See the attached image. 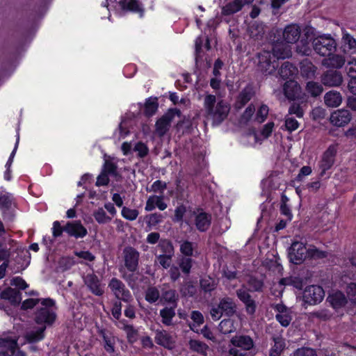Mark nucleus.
Returning <instances> with one entry per match:
<instances>
[{"label": "nucleus", "mask_w": 356, "mask_h": 356, "mask_svg": "<svg viewBox=\"0 0 356 356\" xmlns=\"http://www.w3.org/2000/svg\"><path fill=\"white\" fill-rule=\"evenodd\" d=\"M273 52L264 51L258 54L259 69L268 74H273L277 67L278 59H284L291 56V51L289 45L282 43L275 44Z\"/></svg>", "instance_id": "1"}, {"label": "nucleus", "mask_w": 356, "mask_h": 356, "mask_svg": "<svg viewBox=\"0 0 356 356\" xmlns=\"http://www.w3.org/2000/svg\"><path fill=\"white\" fill-rule=\"evenodd\" d=\"M326 257L324 251L318 250L312 245H306L303 242L294 241L289 250V258L295 264H300L306 259H321Z\"/></svg>", "instance_id": "2"}, {"label": "nucleus", "mask_w": 356, "mask_h": 356, "mask_svg": "<svg viewBox=\"0 0 356 356\" xmlns=\"http://www.w3.org/2000/svg\"><path fill=\"white\" fill-rule=\"evenodd\" d=\"M204 107L207 118L215 124L221 123L227 117L230 110L229 105L225 101L217 99L212 95L205 97Z\"/></svg>", "instance_id": "3"}, {"label": "nucleus", "mask_w": 356, "mask_h": 356, "mask_svg": "<svg viewBox=\"0 0 356 356\" xmlns=\"http://www.w3.org/2000/svg\"><path fill=\"white\" fill-rule=\"evenodd\" d=\"M22 332L14 327L13 331L3 333L0 337V356H25L19 350L18 340Z\"/></svg>", "instance_id": "4"}, {"label": "nucleus", "mask_w": 356, "mask_h": 356, "mask_svg": "<svg viewBox=\"0 0 356 356\" xmlns=\"http://www.w3.org/2000/svg\"><path fill=\"white\" fill-rule=\"evenodd\" d=\"M56 307L53 300L47 298L40 301V305L35 314V321L40 326L51 325L56 320Z\"/></svg>", "instance_id": "5"}, {"label": "nucleus", "mask_w": 356, "mask_h": 356, "mask_svg": "<svg viewBox=\"0 0 356 356\" xmlns=\"http://www.w3.org/2000/svg\"><path fill=\"white\" fill-rule=\"evenodd\" d=\"M254 347L252 339L243 334L234 336L230 340L229 354L232 356H247Z\"/></svg>", "instance_id": "6"}, {"label": "nucleus", "mask_w": 356, "mask_h": 356, "mask_svg": "<svg viewBox=\"0 0 356 356\" xmlns=\"http://www.w3.org/2000/svg\"><path fill=\"white\" fill-rule=\"evenodd\" d=\"M102 5L106 7L109 12L129 10L138 13L140 17H142L144 13L143 6L138 0H106Z\"/></svg>", "instance_id": "7"}, {"label": "nucleus", "mask_w": 356, "mask_h": 356, "mask_svg": "<svg viewBox=\"0 0 356 356\" xmlns=\"http://www.w3.org/2000/svg\"><path fill=\"white\" fill-rule=\"evenodd\" d=\"M307 39L312 40L314 51L323 56H330L336 48L334 40L327 35H319L314 39L307 37Z\"/></svg>", "instance_id": "8"}, {"label": "nucleus", "mask_w": 356, "mask_h": 356, "mask_svg": "<svg viewBox=\"0 0 356 356\" xmlns=\"http://www.w3.org/2000/svg\"><path fill=\"white\" fill-rule=\"evenodd\" d=\"M325 296L323 288L318 285H311L305 288L302 294V300L308 305L320 303Z\"/></svg>", "instance_id": "9"}, {"label": "nucleus", "mask_w": 356, "mask_h": 356, "mask_svg": "<svg viewBox=\"0 0 356 356\" xmlns=\"http://www.w3.org/2000/svg\"><path fill=\"white\" fill-rule=\"evenodd\" d=\"M179 116V112L177 110H170L156 122L155 132L159 136H163L168 131L170 124L176 117Z\"/></svg>", "instance_id": "10"}, {"label": "nucleus", "mask_w": 356, "mask_h": 356, "mask_svg": "<svg viewBox=\"0 0 356 356\" xmlns=\"http://www.w3.org/2000/svg\"><path fill=\"white\" fill-rule=\"evenodd\" d=\"M327 301L333 309L338 310L343 308L349 302L348 296L341 291L332 290L327 298Z\"/></svg>", "instance_id": "11"}, {"label": "nucleus", "mask_w": 356, "mask_h": 356, "mask_svg": "<svg viewBox=\"0 0 356 356\" xmlns=\"http://www.w3.org/2000/svg\"><path fill=\"white\" fill-rule=\"evenodd\" d=\"M108 286L117 298L121 299L125 302H129L131 300V296L130 292L125 289L124 285L120 280L115 278L112 279Z\"/></svg>", "instance_id": "12"}, {"label": "nucleus", "mask_w": 356, "mask_h": 356, "mask_svg": "<svg viewBox=\"0 0 356 356\" xmlns=\"http://www.w3.org/2000/svg\"><path fill=\"white\" fill-rule=\"evenodd\" d=\"M337 147L335 145L329 146L327 150L324 152L320 163V168L321 169V175H323L326 170H329L334 162V157L337 154Z\"/></svg>", "instance_id": "13"}, {"label": "nucleus", "mask_w": 356, "mask_h": 356, "mask_svg": "<svg viewBox=\"0 0 356 356\" xmlns=\"http://www.w3.org/2000/svg\"><path fill=\"white\" fill-rule=\"evenodd\" d=\"M121 149L124 155H128L132 152H135L141 158L145 156L149 152L147 146L142 142L135 143L134 147L131 143L124 142L121 146Z\"/></svg>", "instance_id": "14"}, {"label": "nucleus", "mask_w": 356, "mask_h": 356, "mask_svg": "<svg viewBox=\"0 0 356 356\" xmlns=\"http://www.w3.org/2000/svg\"><path fill=\"white\" fill-rule=\"evenodd\" d=\"M284 92L287 99L291 100L302 99L300 87L298 83L292 79L286 81L284 85Z\"/></svg>", "instance_id": "15"}, {"label": "nucleus", "mask_w": 356, "mask_h": 356, "mask_svg": "<svg viewBox=\"0 0 356 356\" xmlns=\"http://www.w3.org/2000/svg\"><path fill=\"white\" fill-rule=\"evenodd\" d=\"M44 330L45 326H40L38 327H29L27 328L24 332V341L22 343V344L25 342L29 343H34L39 341H41L44 337Z\"/></svg>", "instance_id": "16"}, {"label": "nucleus", "mask_w": 356, "mask_h": 356, "mask_svg": "<svg viewBox=\"0 0 356 356\" xmlns=\"http://www.w3.org/2000/svg\"><path fill=\"white\" fill-rule=\"evenodd\" d=\"M64 231L70 236L75 238H83L88 233L87 229L82 225L80 221L68 222L65 226Z\"/></svg>", "instance_id": "17"}, {"label": "nucleus", "mask_w": 356, "mask_h": 356, "mask_svg": "<svg viewBox=\"0 0 356 356\" xmlns=\"http://www.w3.org/2000/svg\"><path fill=\"white\" fill-rule=\"evenodd\" d=\"M330 119L332 124L343 127L350 121L351 117L348 111L337 110L331 114Z\"/></svg>", "instance_id": "18"}, {"label": "nucleus", "mask_w": 356, "mask_h": 356, "mask_svg": "<svg viewBox=\"0 0 356 356\" xmlns=\"http://www.w3.org/2000/svg\"><path fill=\"white\" fill-rule=\"evenodd\" d=\"M293 286L296 289H300L302 286V280L297 277H289L280 280L279 283L275 285L276 288H278L277 293L276 291H273V293L275 296H280L282 295L284 286Z\"/></svg>", "instance_id": "19"}, {"label": "nucleus", "mask_w": 356, "mask_h": 356, "mask_svg": "<svg viewBox=\"0 0 356 356\" xmlns=\"http://www.w3.org/2000/svg\"><path fill=\"white\" fill-rule=\"evenodd\" d=\"M193 214L197 229L201 232L206 231L210 226L211 216L200 210H197Z\"/></svg>", "instance_id": "20"}, {"label": "nucleus", "mask_w": 356, "mask_h": 356, "mask_svg": "<svg viewBox=\"0 0 356 356\" xmlns=\"http://www.w3.org/2000/svg\"><path fill=\"white\" fill-rule=\"evenodd\" d=\"M275 309L277 312L276 314L277 321L284 327L288 326L292 319L290 310L282 304L276 305Z\"/></svg>", "instance_id": "21"}, {"label": "nucleus", "mask_w": 356, "mask_h": 356, "mask_svg": "<svg viewBox=\"0 0 356 356\" xmlns=\"http://www.w3.org/2000/svg\"><path fill=\"white\" fill-rule=\"evenodd\" d=\"M253 0H234L228 3L222 8V14L224 15H230L239 10L246 4L252 3Z\"/></svg>", "instance_id": "22"}, {"label": "nucleus", "mask_w": 356, "mask_h": 356, "mask_svg": "<svg viewBox=\"0 0 356 356\" xmlns=\"http://www.w3.org/2000/svg\"><path fill=\"white\" fill-rule=\"evenodd\" d=\"M322 83L327 86H339L343 81L342 75L337 71H328L322 77Z\"/></svg>", "instance_id": "23"}, {"label": "nucleus", "mask_w": 356, "mask_h": 356, "mask_svg": "<svg viewBox=\"0 0 356 356\" xmlns=\"http://www.w3.org/2000/svg\"><path fill=\"white\" fill-rule=\"evenodd\" d=\"M124 253L126 266L131 271L135 270L138 266V252L132 248H127Z\"/></svg>", "instance_id": "24"}, {"label": "nucleus", "mask_w": 356, "mask_h": 356, "mask_svg": "<svg viewBox=\"0 0 356 356\" xmlns=\"http://www.w3.org/2000/svg\"><path fill=\"white\" fill-rule=\"evenodd\" d=\"M155 341L157 344L168 349H172L175 344V340L173 337L163 330L156 331L155 335Z\"/></svg>", "instance_id": "25"}, {"label": "nucleus", "mask_w": 356, "mask_h": 356, "mask_svg": "<svg viewBox=\"0 0 356 356\" xmlns=\"http://www.w3.org/2000/svg\"><path fill=\"white\" fill-rule=\"evenodd\" d=\"M167 207V204L164 202L163 197L151 195L147 200L145 209L147 211H151L157 207L161 211H163Z\"/></svg>", "instance_id": "26"}, {"label": "nucleus", "mask_w": 356, "mask_h": 356, "mask_svg": "<svg viewBox=\"0 0 356 356\" xmlns=\"http://www.w3.org/2000/svg\"><path fill=\"white\" fill-rule=\"evenodd\" d=\"M85 283L89 287L90 291L97 296H101L104 293V289L97 277L93 274H89L85 277Z\"/></svg>", "instance_id": "27"}, {"label": "nucleus", "mask_w": 356, "mask_h": 356, "mask_svg": "<svg viewBox=\"0 0 356 356\" xmlns=\"http://www.w3.org/2000/svg\"><path fill=\"white\" fill-rule=\"evenodd\" d=\"M238 298L245 305L246 312L249 314H253L255 312L256 305L254 301L250 298L249 293L243 289L237 291Z\"/></svg>", "instance_id": "28"}, {"label": "nucleus", "mask_w": 356, "mask_h": 356, "mask_svg": "<svg viewBox=\"0 0 356 356\" xmlns=\"http://www.w3.org/2000/svg\"><path fill=\"white\" fill-rule=\"evenodd\" d=\"M300 37V30L296 25H290L285 28L283 32L284 41L288 44L296 42Z\"/></svg>", "instance_id": "29"}, {"label": "nucleus", "mask_w": 356, "mask_h": 356, "mask_svg": "<svg viewBox=\"0 0 356 356\" xmlns=\"http://www.w3.org/2000/svg\"><path fill=\"white\" fill-rule=\"evenodd\" d=\"M325 104L329 107H337L342 102V97L339 92L331 90L325 95Z\"/></svg>", "instance_id": "30"}, {"label": "nucleus", "mask_w": 356, "mask_h": 356, "mask_svg": "<svg viewBox=\"0 0 356 356\" xmlns=\"http://www.w3.org/2000/svg\"><path fill=\"white\" fill-rule=\"evenodd\" d=\"M1 298L8 300L13 305L19 304L22 299L20 293L12 288H8L3 291L1 293Z\"/></svg>", "instance_id": "31"}, {"label": "nucleus", "mask_w": 356, "mask_h": 356, "mask_svg": "<svg viewBox=\"0 0 356 356\" xmlns=\"http://www.w3.org/2000/svg\"><path fill=\"white\" fill-rule=\"evenodd\" d=\"M254 93L253 88L250 85L247 86L239 94L236 104V106L241 108L245 105L251 99Z\"/></svg>", "instance_id": "32"}, {"label": "nucleus", "mask_w": 356, "mask_h": 356, "mask_svg": "<svg viewBox=\"0 0 356 356\" xmlns=\"http://www.w3.org/2000/svg\"><path fill=\"white\" fill-rule=\"evenodd\" d=\"M133 129L132 122L129 120H122L119 126V129L114 133L115 138L118 140L124 138Z\"/></svg>", "instance_id": "33"}, {"label": "nucleus", "mask_w": 356, "mask_h": 356, "mask_svg": "<svg viewBox=\"0 0 356 356\" xmlns=\"http://www.w3.org/2000/svg\"><path fill=\"white\" fill-rule=\"evenodd\" d=\"M241 141L246 145H254L261 143L262 138L259 136L258 132L254 130H250L242 136Z\"/></svg>", "instance_id": "34"}, {"label": "nucleus", "mask_w": 356, "mask_h": 356, "mask_svg": "<svg viewBox=\"0 0 356 356\" xmlns=\"http://www.w3.org/2000/svg\"><path fill=\"white\" fill-rule=\"evenodd\" d=\"M298 73V69L289 62L282 64L280 70V75L283 79H290Z\"/></svg>", "instance_id": "35"}, {"label": "nucleus", "mask_w": 356, "mask_h": 356, "mask_svg": "<svg viewBox=\"0 0 356 356\" xmlns=\"http://www.w3.org/2000/svg\"><path fill=\"white\" fill-rule=\"evenodd\" d=\"M343 43L345 51L354 53L356 51V40L350 34L344 33L343 34Z\"/></svg>", "instance_id": "36"}, {"label": "nucleus", "mask_w": 356, "mask_h": 356, "mask_svg": "<svg viewBox=\"0 0 356 356\" xmlns=\"http://www.w3.org/2000/svg\"><path fill=\"white\" fill-rule=\"evenodd\" d=\"M220 307L224 314L231 315L235 312V304L231 298H225L220 302Z\"/></svg>", "instance_id": "37"}, {"label": "nucleus", "mask_w": 356, "mask_h": 356, "mask_svg": "<svg viewBox=\"0 0 356 356\" xmlns=\"http://www.w3.org/2000/svg\"><path fill=\"white\" fill-rule=\"evenodd\" d=\"M275 344L270 350V356H280L284 349L286 344L284 340L281 337L274 338Z\"/></svg>", "instance_id": "38"}, {"label": "nucleus", "mask_w": 356, "mask_h": 356, "mask_svg": "<svg viewBox=\"0 0 356 356\" xmlns=\"http://www.w3.org/2000/svg\"><path fill=\"white\" fill-rule=\"evenodd\" d=\"M327 56L328 58L325 60V63L333 67L340 68L345 63L344 58L341 56L334 55L331 53L330 56Z\"/></svg>", "instance_id": "39"}, {"label": "nucleus", "mask_w": 356, "mask_h": 356, "mask_svg": "<svg viewBox=\"0 0 356 356\" xmlns=\"http://www.w3.org/2000/svg\"><path fill=\"white\" fill-rule=\"evenodd\" d=\"M255 111H256V108H255L254 105H253L252 104L249 105L245 110L243 115H241V119H240V123L241 124H246V123L250 122L251 120H254V115H254Z\"/></svg>", "instance_id": "40"}, {"label": "nucleus", "mask_w": 356, "mask_h": 356, "mask_svg": "<svg viewBox=\"0 0 356 356\" xmlns=\"http://www.w3.org/2000/svg\"><path fill=\"white\" fill-rule=\"evenodd\" d=\"M191 317L193 323L190 325V327L192 330L198 332L197 327L204 323L203 315L198 311H193Z\"/></svg>", "instance_id": "41"}, {"label": "nucleus", "mask_w": 356, "mask_h": 356, "mask_svg": "<svg viewBox=\"0 0 356 356\" xmlns=\"http://www.w3.org/2000/svg\"><path fill=\"white\" fill-rule=\"evenodd\" d=\"M158 108L156 99H148L144 105V112L146 115L151 116L154 115Z\"/></svg>", "instance_id": "42"}, {"label": "nucleus", "mask_w": 356, "mask_h": 356, "mask_svg": "<svg viewBox=\"0 0 356 356\" xmlns=\"http://www.w3.org/2000/svg\"><path fill=\"white\" fill-rule=\"evenodd\" d=\"M306 90L312 97H317L323 92V87L321 84L314 81H309L307 83Z\"/></svg>", "instance_id": "43"}, {"label": "nucleus", "mask_w": 356, "mask_h": 356, "mask_svg": "<svg viewBox=\"0 0 356 356\" xmlns=\"http://www.w3.org/2000/svg\"><path fill=\"white\" fill-rule=\"evenodd\" d=\"M268 111V107L266 105L261 104L258 106L257 113L254 114V121L259 123L263 122L266 118Z\"/></svg>", "instance_id": "44"}, {"label": "nucleus", "mask_w": 356, "mask_h": 356, "mask_svg": "<svg viewBox=\"0 0 356 356\" xmlns=\"http://www.w3.org/2000/svg\"><path fill=\"white\" fill-rule=\"evenodd\" d=\"M219 330L223 334H229L236 330L233 321L231 319L222 320L219 324Z\"/></svg>", "instance_id": "45"}, {"label": "nucleus", "mask_w": 356, "mask_h": 356, "mask_svg": "<svg viewBox=\"0 0 356 356\" xmlns=\"http://www.w3.org/2000/svg\"><path fill=\"white\" fill-rule=\"evenodd\" d=\"M157 248L163 253L162 254H174V248L168 240H161Z\"/></svg>", "instance_id": "46"}, {"label": "nucleus", "mask_w": 356, "mask_h": 356, "mask_svg": "<svg viewBox=\"0 0 356 356\" xmlns=\"http://www.w3.org/2000/svg\"><path fill=\"white\" fill-rule=\"evenodd\" d=\"M93 216L96 221L100 224L107 223L111 220V218L106 215L102 208H99L95 211Z\"/></svg>", "instance_id": "47"}, {"label": "nucleus", "mask_w": 356, "mask_h": 356, "mask_svg": "<svg viewBox=\"0 0 356 356\" xmlns=\"http://www.w3.org/2000/svg\"><path fill=\"white\" fill-rule=\"evenodd\" d=\"M346 292L349 302L352 304H356V282L349 283L346 286Z\"/></svg>", "instance_id": "48"}, {"label": "nucleus", "mask_w": 356, "mask_h": 356, "mask_svg": "<svg viewBox=\"0 0 356 356\" xmlns=\"http://www.w3.org/2000/svg\"><path fill=\"white\" fill-rule=\"evenodd\" d=\"M121 214L122 217L127 220H134L137 218L139 213L138 211L135 209L124 207L122 209Z\"/></svg>", "instance_id": "49"}, {"label": "nucleus", "mask_w": 356, "mask_h": 356, "mask_svg": "<svg viewBox=\"0 0 356 356\" xmlns=\"http://www.w3.org/2000/svg\"><path fill=\"white\" fill-rule=\"evenodd\" d=\"M161 316L163 318V323L165 325H170L171 323V320L175 314V310L173 308H165L162 309L160 312Z\"/></svg>", "instance_id": "50"}, {"label": "nucleus", "mask_w": 356, "mask_h": 356, "mask_svg": "<svg viewBox=\"0 0 356 356\" xmlns=\"http://www.w3.org/2000/svg\"><path fill=\"white\" fill-rule=\"evenodd\" d=\"M200 285L205 291H211L216 287V283L213 278L204 277L201 280Z\"/></svg>", "instance_id": "51"}, {"label": "nucleus", "mask_w": 356, "mask_h": 356, "mask_svg": "<svg viewBox=\"0 0 356 356\" xmlns=\"http://www.w3.org/2000/svg\"><path fill=\"white\" fill-rule=\"evenodd\" d=\"M189 345L192 350L202 354H204L208 349L205 343L197 340H191Z\"/></svg>", "instance_id": "52"}, {"label": "nucleus", "mask_w": 356, "mask_h": 356, "mask_svg": "<svg viewBox=\"0 0 356 356\" xmlns=\"http://www.w3.org/2000/svg\"><path fill=\"white\" fill-rule=\"evenodd\" d=\"M315 71L316 67L310 62L305 60L302 63L301 72L305 76L310 77L314 74Z\"/></svg>", "instance_id": "53"}, {"label": "nucleus", "mask_w": 356, "mask_h": 356, "mask_svg": "<svg viewBox=\"0 0 356 356\" xmlns=\"http://www.w3.org/2000/svg\"><path fill=\"white\" fill-rule=\"evenodd\" d=\"M192 259L188 257H181L179 261V265L184 273L188 274L190 273L192 267Z\"/></svg>", "instance_id": "54"}, {"label": "nucleus", "mask_w": 356, "mask_h": 356, "mask_svg": "<svg viewBox=\"0 0 356 356\" xmlns=\"http://www.w3.org/2000/svg\"><path fill=\"white\" fill-rule=\"evenodd\" d=\"M194 246L193 244L189 241H185L180 244L181 252L187 257L193 255Z\"/></svg>", "instance_id": "55"}, {"label": "nucleus", "mask_w": 356, "mask_h": 356, "mask_svg": "<svg viewBox=\"0 0 356 356\" xmlns=\"http://www.w3.org/2000/svg\"><path fill=\"white\" fill-rule=\"evenodd\" d=\"M42 299H37V298H29L27 300H25L22 305V308L23 309H31L34 307H36V309L40 307V301Z\"/></svg>", "instance_id": "56"}, {"label": "nucleus", "mask_w": 356, "mask_h": 356, "mask_svg": "<svg viewBox=\"0 0 356 356\" xmlns=\"http://www.w3.org/2000/svg\"><path fill=\"white\" fill-rule=\"evenodd\" d=\"M173 254H159L156 257V261L164 268H168L171 264V259Z\"/></svg>", "instance_id": "57"}, {"label": "nucleus", "mask_w": 356, "mask_h": 356, "mask_svg": "<svg viewBox=\"0 0 356 356\" xmlns=\"http://www.w3.org/2000/svg\"><path fill=\"white\" fill-rule=\"evenodd\" d=\"M159 298V291L154 287L149 288L146 292L145 299L149 302H154Z\"/></svg>", "instance_id": "58"}, {"label": "nucleus", "mask_w": 356, "mask_h": 356, "mask_svg": "<svg viewBox=\"0 0 356 356\" xmlns=\"http://www.w3.org/2000/svg\"><path fill=\"white\" fill-rule=\"evenodd\" d=\"M104 161L103 172L107 174H114L116 168L115 162L106 156L104 157Z\"/></svg>", "instance_id": "59"}, {"label": "nucleus", "mask_w": 356, "mask_h": 356, "mask_svg": "<svg viewBox=\"0 0 356 356\" xmlns=\"http://www.w3.org/2000/svg\"><path fill=\"white\" fill-rule=\"evenodd\" d=\"M287 200L288 199L285 196H282V204H281L280 207V211L282 214L286 216L287 220L291 221L292 219V214L291 213L289 207L286 203Z\"/></svg>", "instance_id": "60"}, {"label": "nucleus", "mask_w": 356, "mask_h": 356, "mask_svg": "<svg viewBox=\"0 0 356 356\" xmlns=\"http://www.w3.org/2000/svg\"><path fill=\"white\" fill-rule=\"evenodd\" d=\"M274 126L275 124L273 122H268L264 125L260 132H258L259 136L262 138V140L267 138L270 135L274 129Z\"/></svg>", "instance_id": "61"}, {"label": "nucleus", "mask_w": 356, "mask_h": 356, "mask_svg": "<svg viewBox=\"0 0 356 356\" xmlns=\"http://www.w3.org/2000/svg\"><path fill=\"white\" fill-rule=\"evenodd\" d=\"M74 254L84 261H92L95 259V256L88 250L75 251Z\"/></svg>", "instance_id": "62"}, {"label": "nucleus", "mask_w": 356, "mask_h": 356, "mask_svg": "<svg viewBox=\"0 0 356 356\" xmlns=\"http://www.w3.org/2000/svg\"><path fill=\"white\" fill-rule=\"evenodd\" d=\"M347 72L350 78L356 77V58H351L348 62Z\"/></svg>", "instance_id": "63"}, {"label": "nucleus", "mask_w": 356, "mask_h": 356, "mask_svg": "<svg viewBox=\"0 0 356 356\" xmlns=\"http://www.w3.org/2000/svg\"><path fill=\"white\" fill-rule=\"evenodd\" d=\"M294 356H317L315 351L309 348H302L298 349L294 353Z\"/></svg>", "instance_id": "64"}]
</instances>
